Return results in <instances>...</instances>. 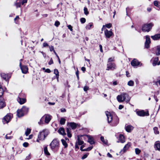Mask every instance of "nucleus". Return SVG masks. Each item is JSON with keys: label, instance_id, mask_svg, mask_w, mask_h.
Returning a JSON list of instances; mask_svg holds the SVG:
<instances>
[{"label": "nucleus", "instance_id": "nucleus-46", "mask_svg": "<svg viewBox=\"0 0 160 160\" xmlns=\"http://www.w3.org/2000/svg\"><path fill=\"white\" fill-rule=\"evenodd\" d=\"M86 19L85 18H82L80 19V22L82 23H84L86 22Z\"/></svg>", "mask_w": 160, "mask_h": 160}, {"label": "nucleus", "instance_id": "nucleus-27", "mask_svg": "<svg viewBox=\"0 0 160 160\" xmlns=\"http://www.w3.org/2000/svg\"><path fill=\"white\" fill-rule=\"evenodd\" d=\"M93 28V24L92 22H90L87 25L86 28L87 29L90 30L91 28Z\"/></svg>", "mask_w": 160, "mask_h": 160}, {"label": "nucleus", "instance_id": "nucleus-35", "mask_svg": "<svg viewBox=\"0 0 160 160\" xmlns=\"http://www.w3.org/2000/svg\"><path fill=\"white\" fill-rule=\"evenodd\" d=\"M70 128H67V135L69 138H71L72 137V134L70 133Z\"/></svg>", "mask_w": 160, "mask_h": 160}, {"label": "nucleus", "instance_id": "nucleus-3", "mask_svg": "<svg viewBox=\"0 0 160 160\" xmlns=\"http://www.w3.org/2000/svg\"><path fill=\"white\" fill-rule=\"evenodd\" d=\"M49 145L52 151L57 150L59 147V143L58 140L56 138L54 139Z\"/></svg>", "mask_w": 160, "mask_h": 160}, {"label": "nucleus", "instance_id": "nucleus-1", "mask_svg": "<svg viewBox=\"0 0 160 160\" xmlns=\"http://www.w3.org/2000/svg\"><path fill=\"white\" fill-rule=\"evenodd\" d=\"M106 114L107 116L108 122L111 123L110 125L112 126H116L119 122V119L117 116L113 117L109 112H106Z\"/></svg>", "mask_w": 160, "mask_h": 160}, {"label": "nucleus", "instance_id": "nucleus-58", "mask_svg": "<svg viewBox=\"0 0 160 160\" xmlns=\"http://www.w3.org/2000/svg\"><path fill=\"white\" fill-rule=\"evenodd\" d=\"M68 28L70 29L71 31L72 30V27L71 25H68Z\"/></svg>", "mask_w": 160, "mask_h": 160}, {"label": "nucleus", "instance_id": "nucleus-49", "mask_svg": "<svg viewBox=\"0 0 160 160\" xmlns=\"http://www.w3.org/2000/svg\"><path fill=\"white\" fill-rule=\"evenodd\" d=\"M78 145V144H77V142H76L75 145V148L76 151H77V150L79 148Z\"/></svg>", "mask_w": 160, "mask_h": 160}, {"label": "nucleus", "instance_id": "nucleus-60", "mask_svg": "<svg viewBox=\"0 0 160 160\" xmlns=\"http://www.w3.org/2000/svg\"><path fill=\"white\" fill-rule=\"evenodd\" d=\"M100 49V51L101 52H103L102 49V46L100 44L99 45Z\"/></svg>", "mask_w": 160, "mask_h": 160}, {"label": "nucleus", "instance_id": "nucleus-22", "mask_svg": "<svg viewBox=\"0 0 160 160\" xmlns=\"http://www.w3.org/2000/svg\"><path fill=\"white\" fill-rule=\"evenodd\" d=\"M17 100L18 102L21 104H23L26 102V101L25 98H22L20 97L18 98Z\"/></svg>", "mask_w": 160, "mask_h": 160}, {"label": "nucleus", "instance_id": "nucleus-31", "mask_svg": "<svg viewBox=\"0 0 160 160\" xmlns=\"http://www.w3.org/2000/svg\"><path fill=\"white\" fill-rule=\"evenodd\" d=\"M100 139L102 142L103 144L105 145H107L108 143V140L106 139H105L104 137L102 136H101L100 137Z\"/></svg>", "mask_w": 160, "mask_h": 160}, {"label": "nucleus", "instance_id": "nucleus-15", "mask_svg": "<svg viewBox=\"0 0 160 160\" xmlns=\"http://www.w3.org/2000/svg\"><path fill=\"white\" fill-rule=\"evenodd\" d=\"M19 66L22 73L26 74L28 72V68L26 66H22V63L21 62H20Z\"/></svg>", "mask_w": 160, "mask_h": 160}, {"label": "nucleus", "instance_id": "nucleus-19", "mask_svg": "<svg viewBox=\"0 0 160 160\" xmlns=\"http://www.w3.org/2000/svg\"><path fill=\"white\" fill-rule=\"evenodd\" d=\"M131 65L133 67H136L138 66L140 62H138L136 59H134L131 62Z\"/></svg>", "mask_w": 160, "mask_h": 160}, {"label": "nucleus", "instance_id": "nucleus-7", "mask_svg": "<svg viewBox=\"0 0 160 160\" xmlns=\"http://www.w3.org/2000/svg\"><path fill=\"white\" fill-rule=\"evenodd\" d=\"M153 25V24L152 23L144 24L142 27V31L144 32H149Z\"/></svg>", "mask_w": 160, "mask_h": 160}, {"label": "nucleus", "instance_id": "nucleus-26", "mask_svg": "<svg viewBox=\"0 0 160 160\" xmlns=\"http://www.w3.org/2000/svg\"><path fill=\"white\" fill-rule=\"evenodd\" d=\"M119 140L120 142L122 143H123L125 141L124 136L121 134L119 135Z\"/></svg>", "mask_w": 160, "mask_h": 160}, {"label": "nucleus", "instance_id": "nucleus-33", "mask_svg": "<svg viewBox=\"0 0 160 160\" xmlns=\"http://www.w3.org/2000/svg\"><path fill=\"white\" fill-rule=\"evenodd\" d=\"M61 142L63 145L64 146L65 148H67L68 147V144L65 140L62 139L61 140Z\"/></svg>", "mask_w": 160, "mask_h": 160}, {"label": "nucleus", "instance_id": "nucleus-4", "mask_svg": "<svg viewBox=\"0 0 160 160\" xmlns=\"http://www.w3.org/2000/svg\"><path fill=\"white\" fill-rule=\"evenodd\" d=\"M28 111V108L25 106H23L20 109L17 111V115L18 117H21L24 116L25 114H27Z\"/></svg>", "mask_w": 160, "mask_h": 160}, {"label": "nucleus", "instance_id": "nucleus-63", "mask_svg": "<svg viewBox=\"0 0 160 160\" xmlns=\"http://www.w3.org/2000/svg\"><path fill=\"white\" fill-rule=\"evenodd\" d=\"M43 46L44 47H46V46H49L48 44L46 42H44L43 43Z\"/></svg>", "mask_w": 160, "mask_h": 160}, {"label": "nucleus", "instance_id": "nucleus-34", "mask_svg": "<svg viewBox=\"0 0 160 160\" xmlns=\"http://www.w3.org/2000/svg\"><path fill=\"white\" fill-rule=\"evenodd\" d=\"M66 121V119L63 118H61L60 123L61 125H64L65 124Z\"/></svg>", "mask_w": 160, "mask_h": 160}, {"label": "nucleus", "instance_id": "nucleus-16", "mask_svg": "<svg viewBox=\"0 0 160 160\" xmlns=\"http://www.w3.org/2000/svg\"><path fill=\"white\" fill-rule=\"evenodd\" d=\"M23 0H17L14 3L15 6L17 8H20L21 5H23L26 2H23Z\"/></svg>", "mask_w": 160, "mask_h": 160}, {"label": "nucleus", "instance_id": "nucleus-11", "mask_svg": "<svg viewBox=\"0 0 160 160\" xmlns=\"http://www.w3.org/2000/svg\"><path fill=\"white\" fill-rule=\"evenodd\" d=\"M131 145V143L130 142H128L126 144L124 147L122 149L120 152V154L121 155L123 154L124 152H126V150H128L129 147Z\"/></svg>", "mask_w": 160, "mask_h": 160}, {"label": "nucleus", "instance_id": "nucleus-48", "mask_svg": "<svg viewBox=\"0 0 160 160\" xmlns=\"http://www.w3.org/2000/svg\"><path fill=\"white\" fill-rule=\"evenodd\" d=\"M60 22L58 21H56L55 22L54 25L58 27L60 25Z\"/></svg>", "mask_w": 160, "mask_h": 160}, {"label": "nucleus", "instance_id": "nucleus-42", "mask_svg": "<svg viewBox=\"0 0 160 160\" xmlns=\"http://www.w3.org/2000/svg\"><path fill=\"white\" fill-rule=\"evenodd\" d=\"M84 13L86 15H87L88 14V12L87 8L86 7H84Z\"/></svg>", "mask_w": 160, "mask_h": 160}, {"label": "nucleus", "instance_id": "nucleus-64", "mask_svg": "<svg viewBox=\"0 0 160 160\" xmlns=\"http://www.w3.org/2000/svg\"><path fill=\"white\" fill-rule=\"evenodd\" d=\"M61 111L62 112H65L66 111V110L65 108H62L61 109Z\"/></svg>", "mask_w": 160, "mask_h": 160}, {"label": "nucleus", "instance_id": "nucleus-8", "mask_svg": "<svg viewBox=\"0 0 160 160\" xmlns=\"http://www.w3.org/2000/svg\"><path fill=\"white\" fill-rule=\"evenodd\" d=\"M136 114L140 117L148 116L149 114L148 111L145 112L143 110H138L136 111Z\"/></svg>", "mask_w": 160, "mask_h": 160}, {"label": "nucleus", "instance_id": "nucleus-45", "mask_svg": "<svg viewBox=\"0 0 160 160\" xmlns=\"http://www.w3.org/2000/svg\"><path fill=\"white\" fill-rule=\"evenodd\" d=\"M93 148L92 146H91L90 147H88L86 149H84V150H83L84 151H89L91 150Z\"/></svg>", "mask_w": 160, "mask_h": 160}, {"label": "nucleus", "instance_id": "nucleus-30", "mask_svg": "<svg viewBox=\"0 0 160 160\" xmlns=\"http://www.w3.org/2000/svg\"><path fill=\"white\" fill-rule=\"evenodd\" d=\"M5 102L0 99V109L3 108L5 106Z\"/></svg>", "mask_w": 160, "mask_h": 160}, {"label": "nucleus", "instance_id": "nucleus-25", "mask_svg": "<svg viewBox=\"0 0 160 160\" xmlns=\"http://www.w3.org/2000/svg\"><path fill=\"white\" fill-rule=\"evenodd\" d=\"M68 125L70 126L72 129H75L77 127L76 124L74 122H69Z\"/></svg>", "mask_w": 160, "mask_h": 160}, {"label": "nucleus", "instance_id": "nucleus-24", "mask_svg": "<svg viewBox=\"0 0 160 160\" xmlns=\"http://www.w3.org/2000/svg\"><path fill=\"white\" fill-rule=\"evenodd\" d=\"M58 132L60 134L62 135H66L64 129L63 128H60L58 130Z\"/></svg>", "mask_w": 160, "mask_h": 160}, {"label": "nucleus", "instance_id": "nucleus-36", "mask_svg": "<svg viewBox=\"0 0 160 160\" xmlns=\"http://www.w3.org/2000/svg\"><path fill=\"white\" fill-rule=\"evenodd\" d=\"M78 141L77 142V144H78V145H81L83 144L84 143V142L83 141L79 139V138H78Z\"/></svg>", "mask_w": 160, "mask_h": 160}, {"label": "nucleus", "instance_id": "nucleus-41", "mask_svg": "<svg viewBox=\"0 0 160 160\" xmlns=\"http://www.w3.org/2000/svg\"><path fill=\"white\" fill-rule=\"evenodd\" d=\"M135 152L136 154H139L141 152V151L138 148L135 149Z\"/></svg>", "mask_w": 160, "mask_h": 160}, {"label": "nucleus", "instance_id": "nucleus-51", "mask_svg": "<svg viewBox=\"0 0 160 160\" xmlns=\"http://www.w3.org/2000/svg\"><path fill=\"white\" fill-rule=\"evenodd\" d=\"M5 138L7 139H11L12 138V136H8V134L5 136Z\"/></svg>", "mask_w": 160, "mask_h": 160}, {"label": "nucleus", "instance_id": "nucleus-37", "mask_svg": "<svg viewBox=\"0 0 160 160\" xmlns=\"http://www.w3.org/2000/svg\"><path fill=\"white\" fill-rule=\"evenodd\" d=\"M134 82L132 80H130L128 82V85L130 86H132L134 85Z\"/></svg>", "mask_w": 160, "mask_h": 160}, {"label": "nucleus", "instance_id": "nucleus-6", "mask_svg": "<svg viewBox=\"0 0 160 160\" xmlns=\"http://www.w3.org/2000/svg\"><path fill=\"white\" fill-rule=\"evenodd\" d=\"M51 119V116L49 115H45L42 117L40 121L38 122V123L40 125L42 124L43 121H44L46 123H48Z\"/></svg>", "mask_w": 160, "mask_h": 160}, {"label": "nucleus", "instance_id": "nucleus-40", "mask_svg": "<svg viewBox=\"0 0 160 160\" xmlns=\"http://www.w3.org/2000/svg\"><path fill=\"white\" fill-rule=\"evenodd\" d=\"M112 25L111 23H109L103 25V27H106L108 28H109L112 27Z\"/></svg>", "mask_w": 160, "mask_h": 160}, {"label": "nucleus", "instance_id": "nucleus-29", "mask_svg": "<svg viewBox=\"0 0 160 160\" xmlns=\"http://www.w3.org/2000/svg\"><path fill=\"white\" fill-rule=\"evenodd\" d=\"M54 73L56 75V78L57 81L58 80V78L59 76V72L58 70L57 69H55L54 70Z\"/></svg>", "mask_w": 160, "mask_h": 160}, {"label": "nucleus", "instance_id": "nucleus-5", "mask_svg": "<svg viewBox=\"0 0 160 160\" xmlns=\"http://www.w3.org/2000/svg\"><path fill=\"white\" fill-rule=\"evenodd\" d=\"M48 133L49 132L48 130H43L42 131L40 132L38 136V138L40 140H43Z\"/></svg>", "mask_w": 160, "mask_h": 160}, {"label": "nucleus", "instance_id": "nucleus-61", "mask_svg": "<svg viewBox=\"0 0 160 160\" xmlns=\"http://www.w3.org/2000/svg\"><path fill=\"white\" fill-rule=\"evenodd\" d=\"M126 75L127 77H130V74L128 71H126Z\"/></svg>", "mask_w": 160, "mask_h": 160}, {"label": "nucleus", "instance_id": "nucleus-20", "mask_svg": "<svg viewBox=\"0 0 160 160\" xmlns=\"http://www.w3.org/2000/svg\"><path fill=\"white\" fill-rule=\"evenodd\" d=\"M87 137L88 138V142L91 144H92L95 143V142L93 137L90 135H87Z\"/></svg>", "mask_w": 160, "mask_h": 160}, {"label": "nucleus", "instance_id": "nucleus-57", "mask_svg": "<svg viewBox=\"0 0 160 160\" xmlns=\"http://www.w3.org/2000/svg\"><path fill=\"white\" fill-rule=\"evenodd\" d=\"M76 76L77 78H78V80L79 79V71H78V70L76 71Z\"/></svg>", "mask_w": 160, "mask_h": 160}, {"label": "nucleus", "instance_id": "nucleus-53", "mask_svg": "<svg viewBox=\"0 0 160 160\" xmlns=\"http://www.w3.org/2000/svg\"><path fill=\"white\" fill-rule=\"evenodd\" d=\"M89 89V87L87 86H85L83 88V90L85 91H87Z\"/></svg>", "mask_w": 160, "mask_h": 160}, {"label": "nucleus", "instance_id": "nucleus-17", "mask_svg": "<svg viewBox=\"0 0 160 160\" xmlns=\"http://www.w3.org/2000/svg\"><path fill=\"white\" fill-rule=\"evenodd\" d=\"M1 76L6 81L8 82V80L10 78V75L8 74H6L4 73H2L1 74Z\"/></svg>", "mask_w": 160, "mask_h": 160}, {"label": "nucleus", "instance_id": "nucleus-10", "mask_svg": "<svg viewBox=\"0 0 160 160\" xmlns=\"http://www.w3.org/2000/svg\"><path fill=\"white\" fill-rule=\"evenodd\" d=\"M152 52L155 53L156 55H160V45L154 48L152 50Z\"/></svg>", "mask_w": 160, "mask_h": 160}, {"label": "nucleus", "instance_id": "nucleus-56", "mask_svg": "<svg viewBox=\"0 0 160 160\" xmlns=\"http://www.w3.org/2000/svg\"><path fill=\"white\" fill-rule=\"evenodd\" d=\"M28 143L27 142H25L23 144V146L25 147H27L28 146Z\"/></svg>", "mask_w": 160, "mask_h": 160}, {"label": "nucleus", "instance_id": "nucleus-14", "mask_svg": "<svg viewBox=\"0 0 160 160\" xmlns=\"http://www.w3.org/2000/svg\"><path fill=\"white\" fill-rule=\"evenodd\" d=\"M146 41L145 43V47L147 48H148L149 47V44L151 42L150 37L148 35H147L145 36Z\"/></svg>", "mask_w": 160, "mask_h": 160}, {"label": "nucleus", "instance_id": "nucleus-2", "mask_svg": "<svg viewBox=\"0 0 160 160\" xmlns=\"http://www.w3.org/2000/svg\"><path fill=\"white\" fill-rule=\"evenodd\" d=\"M117 99L118 102H121L125 101L127 103H128L131 98L128 94L126 93H122L120 95L117 96Z\"/></svg>", "mask_w": 160, "mask_h": 160}, {"label": "nucleus", "instance_id": "nucleus-9", "mask_svg": "<svg viewBox=\"0 0 160 160\" xmlns=\"http://www.w3.org/2000/svg\"><path fill=\"white\" fill-rule=\"evenodd\" d=\"M116 66L114 63L112 62H109L107 64L106 70H113L116 68Z\"/></svg>", "mask_w": 160, "mask_h": 160}, {"label": "nucleus", "instance_id": "nucleus-13", "mask_svg": "<svg viewBox=\"0 0 160 160\" xmlns=\"http://www.w3.org/2000/svg\"><path fill=\"white\" fill-rule=\"evenodd\" d=\"M104 34L106 38H109L113 35V32L111 30H108L107 29H105L104 31Z\"/></svg>", "mask_w": 160, "mask_h": 160}, {"label": "nucleus", "instance_id": "nucleus-62", "mask_svg": "<svg viewBox=\"0 0 160 160\" xmlns=\"http://www.w3.org/2000/svg\"><path fill=\"white\" fill-rule=\"evenodd\" d=\"M84 145H82L81 146V147H80V150L82 151H83L84 149H83V148H84Z\"/></svg>", "mask_w": 160, "mask_h": 160}, {"label": "nucleus", "instance_id": "nucleus-12", "mask_svg": "<svg viewBox=\"0 0 160 160\" xmlns=\"http://www.w3.org/2000/svg\"><path fill=\"white\" fill-rule=\"evenodd\" d=\"M12 116V114H7L5 116L3 120V123H8L11 119Z\"/></svg>", "mask_w": 160, "mask_h": 160}, {"label": "nucleus", "instance_id": "nucleus-28", "mask_svg": "<svg viewBox=\"0 0 160 160\" xmlns=\"http://www.w3.org/2000/svg\"><path fill=\"white\" fill-rule=\"evenodd\" d=\"M126 131L128 132H130L133 129V127L131 125H128L125 128Z\"/></svg>", "mask_w": 160, "mask_h": 160}, {"label": "nucleus", "instance_id": "nucleus-43", "mask_svg": "<svg viewBox=\"0 0 160 160\" xmlns=\"http://www.w3.org/2000/svg\"><path fill=\"white\" fill-rule=\"evenodd\" d=\"M3 90L2 88V86L0 85V97H1L3 95Z\"/></svg>", "mask_w": 160, "mask_h": 160}, {"label": "nucleus", "instance_id": "nucleus-32", "mask_svg": "<svg viewBox=\"0 0 160 160\" xmlns=\"http://www.w3.org/2000/svg\"><path fill=\"white\" fill-rule=\"evenodd\" d=\"M44 151L45 154L48 156L50 155V153L48 152V148L47 146L44 147Z\"/></svg>", "mask_w": 160, "mask_h": 160}, {"label": "nucleus", "instance_id": "nucleus-47", "mask_svg": "<svg viewBox=\"0 0 160 160\" xmlns=\"http://www.w3.org/2000/svg\"><path fill=\"white\" fill-rule=\"evenodd\" d=\"M49 48L50 51L51 52L53 51L54 52V51H55L54 48V47L53 46H49Z\"/></svg>", "mask_w": 160, "mask_h": 160}, {"label": "nucleus", "instance_id": "nucleus-39", "mask_svg": "<svg viewBox=\"0 0 160 160\" xmlns=\"http://www.w3.org/2000/svg\"><path fill=\"white\" fill-rule=\"evenodd\" d=\"M153 130L155 134H158L159 133V132L158 131V128L156 127H155L153 128Z\"/></svg>", "mask_w": 160, "mask_h": 160}, {"label": "nucleus", "instance_id": "nucleus-18", "mask_svg": "<svg viewBox=\"0 0 160 160\" xmlns=\"http://www.w3.org/2000/svg\"><path fill=\"white\" fill-rule=\"evenodd\" d=\"M153 60L152 64L153 66H155L156 65H159L160 64V61H158V58L157 57L152 58Z\"/></svg>", "mask_w": 160, "mask_h": 160}, {"label": "nucleus", "instance_id": "nucleus-21", "mask_svg": "<svg viewBox=\"0 0 160 160\" xmlns=\"http://www.w3.org/2000/svg\"><path fill=\"white\" fill-rule=\"evenodd\" d=\"M154 148L156 150L160 151V142L156 141L154 144Z\"/></svg>", "mask_w": 160, "mask_h": 160}, {"label": "nucleus", "instance_id": "nucleus-59", "mask_svg": "<svg viewBox=\"0 0 160 160\" xmlns=\"http://www.w3.org/2000/svg\"><path fill=\"white\" fill-rule=\"evenodd\" d=\"M45 72L49 73L51 72V71L50 69L47 68L45 70Z\"/></svg>", "mask_w": 160, "mask_h": 160}, {"label": "nucleus", "instance_id": "nucleus-50", "mask_svg": "<svg viewBox=\"0 0 160 160\" xmlns=\"http://www.w3.org/2000/svg\"><path fill=\"white\" fill-rule=\"evenodd\" d=\"M31 155L30 154L28 155L26 157V160H29L31 159Z\"/></svg>", "mask_w": 160, "mask_h": 160}, {"label": "nucleus", "instance_id": "nucleus-55", "mask_svg": "<svg viewBox=\"0 0 160 160\" xmlns=\"http://www.w3.org/2000/svg\"><path fill=\"white\" fill-rule=\"evenodd\" d=\"M53 63V61L52 58H51L49 62H48V64L51 65Z\"/></svg>", "mask_w": 160, "mask_h": 160}, {"label": "nucleus", "instance_id": "nucleus-38", "mask_svg": "<svg viewBox=\"0 0 160 160\" xmlns=\"http://www.w3.org/2000/svg\"><path fill=\"white\" fill-rule=\"evenodd\" d=\"M31 129L29 128H27L25 132V134L26 136H28L30 133Z\"/></svg>", "mask_w": 160, "mask_h": 160}, {"label": "nucleus", "instance_id": "nucleus-44", "mask_svg": "<svg viewBox=\"0 0 160 160\" xmlns=\"http://www.w3.org/2000/svg\"><path fill=\"white\" fill-rule=\"evenodd\" d=\"M89 155L88 153H87L86 154H84L81 158V159L83 160L86 158Z\"/></svg>", "mask_w": 160, "mask_h": 160}, {"label": "nucleus", "instance_id": "nucleus-23", "mask_svg": "<svg viewBox=\"0 0 160 160\" xmlns=\"http://www.w3.org/2000/svg\"><path fill=\"white\" fill-rule=\"evenodd\" d=\"M151 38L154 40H158L160 38V34H156L151 36Z\"/></svg>", "mask_w": 160, "mask_h": 160}, {"label": "nucleus", "instance_id": "nucleus-52", "mask_svg": "<svg viewBox=\"0 0 160 160\" xmlns=\"http://www.w3.org/2000/svg\"><path fill=\"white\" fill-rule=\"evenodd\" d=\"M114 58H110L108 59V63H109V62H112L114 61Z\"/></svg>", "mask_w": 160, "mask_h": 160}, {"label": "nucleus", "instance_id": "nucleus-54", "mask_svg": "<svg viewBox=\"0 0 160 160\" xmlns=\"http://www.w3.org/2000/svg\"><path fill=\"white\" fill-rule=\"evenodd\" d=\"M159 3V2H158L157 1H155L154 2V4L156 7L158 6Z\"/></svg>", "mask_w": 160, "mask_h": 160}]
</instances>
